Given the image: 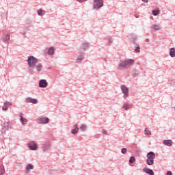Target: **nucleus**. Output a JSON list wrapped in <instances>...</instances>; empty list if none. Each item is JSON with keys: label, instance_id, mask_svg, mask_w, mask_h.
Wrapping results in <instances>:
<instances>
[{"label": "nucleus", "instance_id": "nucleus-1", "mask_svg": "<svg viewBox=\"0 0 175 175\" xmlns=\"http://www.w3.org/2000/svg\"><path fill=\"white\" fill-rule=\"evenodd\" d=\"M133 64H135V60L132 59H128L120 62L119 66H120V68H124L125 69H126L132 66Z\"/></svg>", "mask_w": 175, "mask_h": 175}, {"label": "nucleus", "instance_id": "nucleus-2", "mask_svg": "<svg viewBox=\"0 0 175 175\" xmlns=\"http://www.w3.org/2000/svg\"><path fill=\"white\" fill-rule=\"evenodd\" d=\"M147 160L146 163L147 165H154V160L155 159V153L154 152H150L146 154Z\"/></svg>", "mask_w": 175, "mask_h": 175}, {"label": "nucleus", "instance_id": "nucleus-3", "mask_svg": "<svg viewBox=\"0 0 175 175\" xmlns=\"http://www.w3.org/2000/svg\"><path fill=\"white\" fill-rule=\"evenodd\" d=\"M27 62H28V65H29V66H30V68H33L38 64V59L35 58L33 56H30L28 58Z\"/></svg>", "mask_w": 175, "mask_h": 175}, {"label": "nucleus", "instance_id": "nucleus-4", "mask_svg": "<svg viewBox=\"0 0 175 175\" xmlns=\"http://www.w3.org/2000/svg\"><path fill=\"white\" fill-rule=\"evenodd\" d=\"M121 90H122V92L124 94L123 98L124 99H126V98H128V96H129V89H128V88H126V86L122 85L121 86Z\"/></svg>", "mask_w": 175, "mask_h": 175}, {"label": "nucleus", "instance_id": "nucleus-5", "mask_svg": "<svg viewBox=\"0 0 175 175\" xmlns=\"http://www.w3.org/2000/svg\"><path fill=\"white\" fill-rule=\"evenodd\" d=\"M94 9H99L103 6V0H95L94 2Z\"/></svg>", "mask_w": 175, "mask_h": 175}, {"label": "nucleus", "instance_id": "nucleus-6", "mask_svg": "<svg viewBox=\"0 0 175 175\" xmlns=\"http://www.w3.org/2000/svg\"><path fill=\"white\" fill-rule=\"evenodd\" d=\"M47 85H49V83H47V81L46 80L42 79L40 81L39 87L40 88H46V87H47Z\"/></svg>", "mask_w": 175, "mask_h": 175}, {"label": "nucleus", "instance_id": "nucleus-7", "mask_svg": "<svg viewBox=\"0 0 175 175\" xmlns=\"http://www.w3.org/2000/svg\"><path fill=\"white\" fill-rule=\"evenodd\" d=\"M26 102L27 103H33V105H36V103H38V99L29 97L26 98Z\"/></svg>", "mask_w": 175, "mask_h": 175}, {"label": "nucleus", "instance_id": "nucleus-8", "mask_svg": "<svg viewBox=\"0 0 175 175\" xmlns=\"http://www.w3.org/2000/svg\"><path fill=\"white\" fill-rule=\"evenodd\" d=\"M40 124H49L50 119L49 118L43 117L39 119Z\"/></svg>", "mask_w": 175, "mask_h": 175}, {"label": "nucleus", "instance_id": "nucleus-9", "mask_svg": "<svg viewBox=\"0 0 175 175\" xmlns=\"http://www.w3.org/2000/svg\"><path fill=\"white\" fill-rule=\"evenodd\" d=\"M28 147L29 148H30V150H37L38 146H36V143H35L34 142H31L28 144Z\"/></svg>", "mask_w": 175, "mask_h": 175}, {"label": "nucleus", "instance_id": "nucleus-10", "mask_svg": "<svg viewBox=\"0 0 175 175\" xmlns=\"http://www.w3.org/2000/svg\"><path fill=\"white\" fill-rule=\"evenodd\" d=\"M10 106H12V104L9 102H5L2 107V110H3V111H6V110L9 109Z\"/></svg>", "mask_w": 175, "mask_h": 175}, {"label": "nucleus", "instance_id": "nucleus-11", "mask_svg": "<svg viewBox=\"0 0 175 175\" xmlns=\"http://www.w3.org/2000/svg\"><path fill=\"white\" fill-rule=\"evenodd\" d=\"M143 170L145 173H147V174H150V175H154L155 174L154 173V171H152V170H150L149 168H144Z\"/></svg>", "mask_w": 175, "mask_h": 175}, {"label": "nucleus", "instance_id": "nucleus-12", "mask_svg": "<svg viewBox=\"0 0 175 175\" xmlns=\"http://www.w3.org/2000/svg\"><path fill=\"white\" fill-rule=\"evenodd\" d=\"M20 117H21V124H23V125H25V124H27V122H28V121L27 120V119L23 117V113L20 114Z\"/></svg>", "mask_w": 175, "mask_h": 175}, {"label": "nucleus", "instance_id": "nucleus-13", "mask_svg": "<svg viewBox=\"0 0 175 175\" xmlns=\"http://www.w3.org/2000/svg\"><path fill=\"white\" fill-rule=\"evenodd\" d=\"M55 51V49H54V47H51V49H49L48 50V54H49V55H53Z\"/></svg>", "mask_w": 175, "mask_h": 175}, {"label": "nucleus", "instance_id": "nucleus-14", "mask_svg": "<svg viewBox=\"0 0 175 175\" xmlns=\"http://www.w3.org/2000/svg\"><path fill=\"white\" fill-rule=\"evenodd\" d=\"M152 29H154V31H159V29H161V26L159 25H153L152 26Z\"/></svg>", "mask_w": 175, "mask_h": 175}, {"label": "nucleus", "instance_id": "nucleus-15", "mask_svg": "<svg viewBox=\"0 0 175 175\" xmlns=\"http://www.w3.org/2000/svg\"><path fill=\"white\" fill-rule=\"evenodd\" d=\"M163 144L165 146H168L169 147H170V146L173 144V142H172V140H164Z\"/></svg>", "mask_w": 175, "mask_h": 175}, {"label": "nucleus", "instance_id": "nucleus-16", "mask_svg": "<svg viewBox=\"0 0 175 175\" xmlns=\"http://www.w3.org/2000/svg\"><path fill=\"white\" fill-rule=\"evenodd\" d=\"M74 126H75V129L72 130V133L73 135H76V133L79 132V127L77 126V124H75Z\"/></svg>", "mask_w": 175, "mask_h": 175}, {"label": "nucleus", "instance_id": "nucleus-17", "mask_svg": "<svg viewBox=\"0 0 175 175\" xmlns=\"http://www.w3.org/2000/svg\"><path fill=\"white\" fill-rule=\"evenodd\" d=\"M45 14H46V12L42 9H40L38 10V16H44Z\"/></svg>", "mask_w": 175, "mask_h": 175}, {"label": "nucleus", "instance_id": "nucleus-18", "mask_svg": "<svg viewBox=\"0 0 175 175\" xmlns=\"http://www.w3.org/2000/svg\"><path fill=\"white\" fill-rule=\"evenodd\" d=\"M170 57H175V49L174 48H172L170 49Z\"/></svg>", "mask_w": 175, "mask_h": 175}, {"label": "nucleus", "instance_id": "nucleus-19", "mask_svg": "<svg viewBox=\"0 0 175 175\" xmlns=\"http://www.w3.org/2000/svg\"><path fill=\"white\" fill-rule=\"evenodd\" d=\"M31 169H33V165L31 164L27 165V167L26 168L27 173H28L29 172V170H31Z\"/></svg>", "mask_w": 175, "mask_h": 175}, {"label": "nucleus", "instance_id": "nucleus-20", "mask_svg": "<svg viewBox=\"0 0 175 175\" xmlns=\"http://www.w3.org/2000/svg\"><path fill=\"white\" fill-rule=\"evenodd\" d=\"M36 69L38 72H42V69H43V66H42L41 64H38L36 66Z\"/></svg>", "mask_w": 175, "mask_h": 175}, {"label": "nucleus", "instance_id": "nucleus-21", "mask_svg": "<svg viewBox=\"0 0 175 175\" xmlns=\"http://www.w3.org/2000/svg\"><path fill=\"white\" fill-rule=\"evenodd\" d=\"M123 109L124 110H129V109H131V105L129 104H124Z\"/></svg>", "mask_w": 175, "mask_h": 175}, {"label": "nucleus", "instance_id": "nucleus-22", "mask_svg": "<svg viewBox=\"0 0 175 175\" xmlns=\"http://www.w3.org/2000/svg\"><path fill=\"white\" fill-rule=\"evenodd\" d=\"M80 129H81V131L84 132L85 131L87 130V126H85V124H81L80 126Z\"/></svg>", "mask_w": 175, "mask_h": 175}, {"label": "nucleus", "instance_id": "nucleus-23", "mask_svg": "<svg viewBox=\"0 0 175 175\" xmlns=\"http://www.w3.org/2000/svg\"><path fill=\"white\" fill-rule=\"evenodd\" d=\"M9 40H10V36L7 35L5 38L3 40V42H5V43H8Z\"/></svg>", "mask_w": 175, "mask_h": 175}, {"label": "nucleus", "instance_id": "nucleus-24", "mask_svg": "<svg viewBox=\"0 0 175 175\" xmlns=\"http://www.w3.org/2000/svg\"><path fill=\"white\" fill-rule=\"evenodd\" d=\"M82 49H83V50H87V49H88V43H83L82 45Z\"/></svg>", "mask_w": 175, "mask_h": 175}, {"label": "nucleus", "instance_id": "nucleus-25", "mask_svg": "<svg viewBox=\"0 0 175 175\" xmlns=\"http://www.w3.org/2000/svg\"><path fill=\"white\" fill-rule=\"evenodd\" d=\"M144 133H145V135H148V136L151 135V131H150L148 129H145Z\"/></svg>", "mask_w": 175, "mask_h": 175}, {"label": "nucleus", "instance_id": "nucleus-26", "mask_svg": "<svg viewBox=\"0 0 175 175\" xmlns=\"http://www.w3.org/2000/svg\"><path fill=\"white\" fill-rule=\"evenodd\" d=\"M3 129H5V131H8V129H9V123L8 122L4 123Z\"/></svg>", "mask_w": 175, "mask_h": 175}, {"label": "nucleus", "instance_id": "nucleus-27", "mask_svg": "<svg viewBox=\"0 0 175 175\" xmlns=\"http://www.w3.org/2000/svg\"><path fill=\"white\" fill-rule=\"evenodd\" d=\"M5 173V169L3 168V166H0V175H2Z\"/></svg>", "mask_w": 175, "mask_h": 175}, {"label": "nucleus", "instance_id": "nucleus-28", "mask_svg": "<svg viewBox=\"0 0 175 175\" xmlns=\"http://www.w3.org/2000/svg\"><path fill=\"white\" fill-rule=\"evenodd\" d=\"M159 13H160L159 10H154V11H152L153 16H158V14H159Z\"/></svg>", "mask_w": 175, "mask_h": 175}, {"label": "nucleus", "instance_id": "nucleus-29", "mask_svg": "<svg viewBox=\"0 0 175 175\" xmlns=\"http://www.w3.org/2000/svg\"><path fill=\"white\" fill-rule=\"evenodd\" d=\"M135 161H136V159L135 158V157H131L130 158L129 162H130V163H133V162H135Z\"/></svg>", "mask_w": 175, "mask_h": 175}, {"label": "nucleus", "instance_id": "nucleus-30", "mask_svg": "<svg viewBox=\"0 0 175 175\" xmlns=\"http://www.w3.org/2000/svg\"><path fill=\"white\" fill-rule=\"evenodd\" d=\"M122 154H126V148H123L121 150Z\"/></svg>", "mask_w": 175, "mask_h": 175}, {"label": "nucleus", "instance_id": "nucleus-31", "mask_svg": "<svg viewBox=\"0 0 175 175\" xmlns=\"http://www.w3.org/2000/svg\"><path fill=\"white\" fill-rule=\"evenodd\" d=\"M135 52H136V53H139V52H140V47L137 46V47L135 49Z\"/></svg>", "mask_w": 175, "mask_h": 175}, {"label": "nucleus", "instance_id": "nucleus-32", "mask_svg": "<svg viewBox=\"0 0 175 175\" xmlns=\"http://www.w3.org/2000/svg\"><path fill=\"white\" fill-rule=\"evenodd\" d=\"M81 61H83V57H81V58H78L77 59V62L78 64H80L81 62Z\"/></svg>", "mask_w": 175, "mask_h": 175}, {"label": "nucleus", "instance_id": "nucleus-33", "mask_svg": "<svg viewBox=\"0 0 175 175\" xmlns=\"http://www.w3.org/2000/svg\"><path fill=\"white\" fill-rule=\"evenodd\" d=\"M102 132L104 135H107V131L105 129H103Z\"/></svg>", "mask_w": 175, "mask_h": 175}, {"label": "nucleus", "instance_id": "nucleus-34", "mask_svg": "<svg viewBox=\"0 0 175 175\" xmlns=\"http://www.w3.org/2000/svg\"><path fill=\"white\" fill-rule=\"evenodd\" d=\"M87 0H77L78 2H85Z\"/></svg>", "mask_w": 175, "mask_h": 175}, {"label": "nucleus", "instance_id": "nucleus-35", "mask_svg": "<svg viewBox=\"0 0 175 175\" xmlns=\"http://www.w3.org/2000/svg\"><path fill=\"white\" fill-rule=\"evenodd\" d=\"M167 175H172V172L168 171V172H167Z\"/></svg>", "mask_w": 175, "mask_h": 175}, {"label": "nucleus", "instance_id": "nucleus-36", "mask_svg": "<svg viewBox=\"0 0 175 175\" xmlns=\"http://www.w3.org/2000/svg\"><path fill=\"white\" fill-rule=\"evenodd\" d=\"M142 2H146V3L148 2V0H142Z\"/></svg>", "mask_w": 175, "mask_h": 175}, {"label": "nucleus", "instance_id": "nucleus-37", "mask_svg": "<svg viewBox=\"0 0 175 175\" xmlns=\"http://www.w3.org/2000/svg\"><path fill=\"white\" fill-rule=\"evenodd\" d=\"M44 151H46V150H47V148H44Z\"/></svg>", "mask_w": 175, "mask_h": 175}, {"label": "nucleus", "instance_id": "nucleus-38", "mask_svg": "<svg viewBox=\"0 0 175 175\" xmlns=\"http://www.w3.org/2000/svg\"><path fill=\"white\" fill-rule=\"evenodd\" d=\"M146 42H148V40H146Z\"/></svg>", "mask_w": 175, "mask_h": 175}]
</instances>
